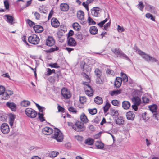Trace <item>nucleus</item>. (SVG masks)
Instances as JSON below:
<instances>
[{
	"mask_svg": "<svg viewBox=\"0 0 159 159\" xmlns=\"http://www.w3.org/2000/svg\"><path fill=\"white\" fill-rule=\"evenodd\" d=\"M36 33H40L43 30V28L40 25H35L33 27Z\"/></svg>",
	"mask_w": 159,
	"mask_h": 159,
	"instance_id": "obj_23",
	"label": "nucleus"
},
{
	"mask_svg": "<svg viewBox=\"0 0 159 159\" xmlns=\"http://www.w3.org/2000/svg\"><path fill=\"white\" fill-rule=\"evenodd\" d=\"M83 84L85 86H84L85 91H88V90L90 91V90H93V89H92L91 86H90L88 84H87V83L86 82H83Z\"/></svg>",
	"mask_w": 159,
	"mask_h": 159,
	"instance_id": "obj_36",
	"label": "nucleus"
},
{
	"mask_svg": "<svg viewBox=\"0 0 159 159\" xmlns=\"http://www.w3.org/2000/svg\"><path fill=\"white\" fill-rule=\"evenodd\" d=\"M142 99L143 102L144 103H148L149 102V100L148 98L145 96H143L142 97Z\"/></svg>",
	"mask_w": 159,
	"mask_h": 159,
	"instance_id": "obj_57",
	"label": "nucleus"
},
{
	"mask_svg": "<svg viewBox=\"0 0 159 159\" xmlns=\"http://www.w3.org/2000/svg\"><path fill=\"white\" fill-rule=\"evenodd\" d=\"M131 106L129 102L128 101H124L122 103L123 108L125 110H128L129 109Z\"/></svg>",
	"mask_w": 159,
	"mask_h": 159,
	"instance_id": "obj_22",
	"label": "nucleus"
},
{
	"mask_svg": "<svg viewBox=\"0 0 159 159\" xmlns=\"http://www.w3.org/2000/svg\"><path fill=\"white\" fill-rule=\"evenodd\" d=\"M111 103L114 106L118 107L120 106V103L119 102L116 100H113L112 101Z\"/></svg>",
	"mask_w": 159,
	"mask_h": 159,
	"instance_id": "obj_44",
	"label": "nucleus"
},
{
	"mask_svg": "<svg viewBox=\"0 0 159 159\" xmlns=\"http://www.w3.org/2000/svg\"><path fill=\"white\" fill-rule=\"evenodd\" d=\"M39 37L36 34H32L30 36L28 39V42L32 44L36 45L39 42Z\"/></svg>",
	"mask_w": 159,
	"mask_h": 159,
	"instance_id": "obj_4",
	"label": "nucleus"
},
{
	"mask_svg": "<svg viewBox=\"0 0 159 159\" xmlns=\"http://www.w3.org/2000/svg\"><path fill=\"white\" fill-rule=\"evenodd\" d=\"M111 116H116L118 115V111L114 109L111 110Z\"/></svg>",
	"mask_w": 159,
	"mask_h": 159,
	"instance_id": "obj_49",
	"label": "nucleus"
},
{
	"mask_svg": "<svg viewBox=\"0 0 159 159\" xmlns=\"http://www.w3.org/2000/svg\"><path fill=\"white\" fill-rule=\"evenodd\" d=\"M6 106L12 111H15L16 109V105L13 102H8L6 103Z\"/></svg>",
	"mask_w": 159,
	"mask_h": 159,
	"instance_id": "obj_11",
	"label": "nucleus"
},
{
	"mask_svg": "<svg viewBox=\"0 0 159 159\" xmlns=\"http://www.w3.org/2000/svg\"><path fill=\"white\" fill-rule=\"evenodd\" d=\"M55 43V41L52 37L48 36L46 39V44L49 46L51 47L53 46Z\"/></svg>",
	"mask_w": 159,
	"mask_h": 159,
	"instance_id": "obj_10",
	"label": "nucleus"
},
{
	"mask_svg": "<svg viewBox=\"0 0 159 159\" xmlns=\"http://www.w3.org/2000/svg\"><path fill=\"white\" fill-rule=\"evenodd\" d=\"M80 100L81 104H84L86 101V98L85 97H81L80 98Z\"/></svg>",
	"mask_w": 159,
	"mask_h": 159,
	"instance_id": "obj_54",
	"label": "nucleus"
},
{
	"mask_svg": "<svg viewBox=\"0 0 159 159\" xmlns=\"http://www.w3.org/2000/svg\"><path fill=\"white\" fill-rule=\"evenodd\" d=\"M84 13L82 11L80 10L78 11L77 13V17L78 19L82 20L84 19Z\"/></svg>",
	"mask_w": 159,
	"mask_h": 159,
	"instance_id": "obj_26",
	"label": "nucleus"
},
{
	"mask_svg": "<svg viewBox=\"0 0 159 159\" xmlns=\"http://www.w3.org/2000/svg\"><path fill=\"white\" fill-rule=\"evenodd\" d=\"M85 143L88 145H92L94 143V140L91 138H88L85 140Z\"/></svg>",
	"mask_w": 159,
	"mask_h": 159,
	"instance_id": "obj_35",
	"label": "nucleus"
},
{
	"mask_svg": "<svg viewBox=\"0 0 159 159\" xmlns=\"http://www.w3.org/2000/svg\"><path fill=\"white\" fill-rule=\"evenodd\" d=\"M1 130L4 134H7L10 131L8 125L6 123L2 124L1 126Z\"/></svg>",
	"mask_w": 159,
	"mask_h": 159,
	"instance_id": "obj_8",
	"label": "nucleus"
},
{
	"mask_svg": "<svg viewBox=\"0 0 159 159\" xmlns=\"http://www.w3.org/2000/svg\"><path fill=\"white\" fill-rule=\"evenodd\" d=\"M68 109L70 111L72 112L73 113H76L77 112V111L76 109L72 107H69Z\"/></svg>",
	"mask_w": 159,
	"mask_h": 159,
	"instance_id": "obj_64",
	"label": "nucleus"
},
{
	"mask_svg": "<svg viewBox=\"0 0 159 159\" xmlns=\"http://www.w3.org/2000/svg\"><path fill=\"white\" fill-rule=\"evenodd\" d=\"M52 137L56 139L57 142H62L64 139V136L61 131L58 129L56 128L54 134Z\"/></svg>",
	"mask_w": 159,
	"mask_h": 159,
	"instance_id": "obj_1",
	"label": "nucleus"
},
{
	"mask_svg": "<svg viewBox=\"0 0 159 159\" xmlns=\"http://www.w3.org/2000/svg\"><path fill=\"white\" fill-rule=\"evenodd\" d=\"M150 110L152 112V113L157 112L156 110L157 109V106L156 104H153L149 106Z\"/></svg>",
	"mask_w": 159,
	"mask_h": 159,
	"instance_id": "obj_29",
	"label": "nucleus"
},
{
	"mask_svg": "<svg viewBox=\"0 0 159 159\" xmlns=\"http://www.w3.org/2000/svg\"><path fill=\"white\" fill-rule=\"evenodd\" d=\"M57 108L58 112H64V109L60 105H58Z\"/></svg>",
	"mask_w": 159,
	"mask_h": 159,
	"instance_id": "obj_62",
	"label": "nucleus"
},
{
	"mask_svg": "<svg viewBox=\"0 0 159 159\" xmlns=\"http://www.w3.org/2000/svg\"><path fill=\"white\" fill-rule=\"evenodd\" d=\"M99 8L97 7H93L91 10V14L93 16H98Z\"/></svg>",
	"mask_w": 159,
	"mask_h": 159,
	"instance_id": "obj_14",
	"label": "nucleus"
},
{
	"mask_svg": "<svg viewBox=\"0 0 159 159\" xmlns=\"http://www.w3.org/2000/svg\"><path fill=\"white\" fill-rule=\"evenodd\" d=\"M117 30L119 32H124L125 30L123 27H121L119 25H118L117 26Z\"/></svg>",
	"mask_w": 159,
	"mask_h": 159,
	"instance_id": "obj_58",
	"label": "nucleus"
},
{
	"mask_svg": "<svg viewBox=\"0 0 159 159\" xmlns=\"http://www.w3.org/2000/svg\"><path fill=\"white\" fill-rule=\"evenodd\" d=\"M137 6H138V8L141 11H142L144 6L143 3L142 2H139V3L137 5Z\"/></svg>",
	"mask_w": 159,
	"mask_h": 159,
	"instance_id": "obj_42",
	"label": "nucleus"
},
{
	"mask_svg": "<svg viewBox=\"0 0 159 159\" xmlns=\"http://www.w3.org/2000/svg\"><path fill=\"white\" fill-rule=\"evenodd\" d=\"M43 132L45 135H50L53 132V129L49 127H46L44 128L42 130Z\"/></svg>",
	"mask_w": 159,
	"mask_h": 159,
	"instance_id": "obj_15",
	"label": "nucleus"
},
{
	"mask_svg": "<svg viewBox=\"0 0 159 159\" xmlns=\"http://www.w3.org/2000/svg\"><path fill=\"white\" fill-rule=\"evenodd\" d=\"M35 105L38 108L40 112H43V111L45 110V108L41 106L39 104L35 103Z\"/></svg>",
	"mask_w": 159,
	"mask_h": 159,
	"instance_id": "obj_45",
	"label": "nucleus"
},
{
	"mask_svg": "<svg viewBox=\"0 0 159 159\" xmlns=\"http://www.w3.org/2000/svg\"><path fill=\"white\" fill-rule=\"evenodd\" d=\"M95 102L98 104H101L103 103V100L102 98L99 96H97L94 98Z\"/></svg>",
	"mask_w": 159,
	"mask_h": 159,
	"instance_id": "obj_28",
	"label": "nucleus"
},
{
	"mask_svg": "<svg viewBox=\"0 0 159 159\" xmlns=\"http://www.w3.org/2000/svg\"><path fill=\"white\" fill-rule=\"evenodd\" d=\"M73 129L78 132H81L85 129L84 124L80 121L76 122L75 125L73 126Z\"/></svg>",
	"mask_w": 159,
	"mask_h": 159,
	"instance_id": "obj_5",
	"label": "nucleus"
},
{
	"mask_svg": "<svg viewBox=\"0 0 159 159\" xmlns=\"http://www.w3.org/2000/svg\"><path fill=\"white\" fill-rule=\"evenodd\" d=\"M88 21L90 25H94L96 24V22L94 21L90 17H88Z\"/></svg>",
	"mask_w": 159,
	"mask_h": 159,
	"instance_id": "obj_47",
	"label": "nucleus"
},
{
	"mask_svg": "<svg viewBox=\"0 0 159 159\" xmlns=\"http://www.w3.org/2000/svg\"><path fill=\"white\" fill-rule=\"evenodd\" d=\"M121 76L122 77V81L125 83L128 81V78L127 75L123 72L121 73Z\"/></svg>",
	"mask_w": 159,
	"mask_h": 159,
	"instance_id": "obj_37",
	"label": "nucleus"
},
{
	"mask_svg": "<svg viewBox=\"0 0 159 159\" xmlns=\"http://www.w3.org/2000/svg\"><path fill=\"white\" fill-rule=\"evenodd\" d=\"M61 10L63 11H66L69 9V5L66 3H61L60 6Z\"/></svg>",
	"mask_w": 159,
	"mask_h": 159,
	"instance_id": "obj_18",
	"label": "nucleus"
},
{
	"mask_svg": "<svg viewBox=\"0 0 159 159\" xmlns=\"http://www.w3.org/2000/svg\"><path fill=\"white\" fill-rule=\"evenodd\" d=\"M115 121L116 124L120 125H123L124 122L123 117L120 116H118L116 118Z\"/></svg>",
	"mask_w": 159,
	"mask_h": 159,
	"instance_id": "obj_20",
	"label": "nucleus"
},
{
	"mask_svg": "<svg viewBox=\"0 0 159 159\" xmlns=\"http://www.w3.org/2000/svg\"><path fill=\"white\" fill-rule=\"evenodd\" d=\"M85 92V93L86 95L89 96H91L93 95V90H91L90 91H87Z\"/></svg>",
	"mask_w": 159,
	"mask_h": 159,
	"instance_id": "obj_50",
	"label": "nucleus"
},
{
	"mask_svg": "<svg viewBox=\"0 0 159 159\" xmlns=\"http://www.w3.org/2000/svg\"><path fill=\"white\" fill-rule=\"evenodd\" d=\"M76 45V43L72 37H70L67 38V45L69 46L74 47Z\"/></svg>",
	"mask_w": 159,
	"mask_h": 159,
	"instance_id": "obj_13",
	"label": "nucleus"
},
{
	"mask_svg": "<svg viewBox=\"0 0 159 159\" xmlns=\"http://www.w3.org/2000/svg\"><path fill=\"white\" fill-rule=\"evenodd\" d=\"M121 90H120L112 91L110 92V94L111 96L116 95L121 93Z\"/></svg>",
	"mask_w": 159,
	"mask_h": 159,
	"instance_id": "obj_33",
	"label": "nucleus"
},
{
	"mask_svg": "<svg viewBox=\"0 0 159 159\" xmlns=\"http://www.w3.org/2000/svg\"><path fill=\"white\" fill-rule=\"evenodd\" d=\"M145 9L151 13L155 14L157 12L155 7L150 5L147 4L146 5Z\"/></svg>",
	"mask_w": 159,
	"mask_h": 159,
	"instance_id": "obj_16",
	"label": "nucleus"
},
{
	"mask_svg": "<svg viewBox=\"0 0 159 159\" xmlns=\"http://www.w3.org/2000/svg\"><path fill=\"white\" fill-rule=\"evenodd\" d=\"M30 101L27 100H23L21 103V106L24 107H27L30 104Z\"/></svg>",
	"mask_w": 159,
	"mask_h": 159,
	"instance_id": "obj_38",
	"label": "nucleus"
},
{
	"mask_svg": "<svg viewBox=\"0 0 159 159\" xmlns=\"http://www.w3.org/2000/svg\"><path fill=\"white\" fill-rule=\"evenodd\" d=\"M111 51L116 55H117V57L119 56L120 58L125 59L129 61H130V59L124 54L123 52L119 48H114L111 49Z\"/></svg>",
	"mask_w": 159,
	"mask_h": 159,
	"instance_id": "obj_2",
	"label": "nucleus"
},
{
	"mask_svg": "<svg viewBox=\"0 0 159 159\" xmlns=\"http://www.w3.org/2000/svg\"><path fill=\"white\" fill-rule=\"evenodd\" d=\"M25 113L28 117L32 118H35L37 115L36 112L30 108H26L25 110Z\"/></svg>",
	"mask_w": 159,
	"mask_h": 159,
	"instance_id": "obj_3",
	"label": "nucleus"
},
{
	"mask_svg": "<svg viewBox=\"0 0 159 159\" xmlns=\"http://www.w3.org/2000/svg\"><path fill=\"white\" fill-rule=\"evenodd\" d=\"M5 88L2 86H0V95H1L5 91Z\"/></svg>",
	"mask_w": 159,
	"mask_h": 159,
	"instance_id": "obj_63",
	"label": "nucleus"
},
{
	"mask_svg": "<svg viewBox=\"0 0 159 159\" xmlns=\"http://www.w3.org/2000/svg\"><path fill=\"white\" fill-rule=\"evenodd\" d=\"M95 145L97 147L95 148L102 149L104 148V144L102 142L97 141L95 143Z\"/></svg>",
	"mask_w": 159,
	"mask_h": 159,
	"instance_id": "obj_24",
	"label": "nucleus"
},
{
	"mask_svg": "<svg viewBox=\"0 0 159 159\" xmlns=\"http://www.w3.org/2000/svg\"><path fill=\"white\" fill-rule=\"evenodd\" d=\"M49 66L52 68H59L60 67V66H58L57 63L50 64Z\"/></svg>",
	"mask_w": 159,
	"mask_h": 159,
	"instance_id": "obj_61",
	"label": "nucleus"
},
{
	"mask_svg": "<svg viewBox=\"0 0 159 159\" xmlns=\"http://www.w3.org/2000/svg\"><path fill=\"white\" fill-rule=\"evenodd\" d=\"M38 114L39 116V118L41 122H43L45 120L43 117V114L38 113Z\"/></svg>",
	"mask_w": 159,
	"mask_h": 159,
	"instance_id": "obj_46",
	"label": "nucleus"
},
{
	"mask_svg": "<svg viewBox=\"0 0 159 159\" xmlns=\"http://www.w3.org/2000/svg\"><path fill=\"white\" fill-rule=\"evenodd\" d=\"M58 154V152L52 151L51 152L50 156L52 157H56Z\"/></svg>",
	"mask_w": 159,
	"mask_h": 159,
	"instance_id": "obj_55",
	"label": "nucleus"
},
{
	"mask_svg": "<svg viewBox=\"0 0 159 159\" xmlns=\"http://www.w3.org/2000/svg\"><path fill=\"white\" fill-rule=\"evenodd\" d=\"M59 48L55 46V47L51 48L49 50H45L44 51L45 52L47 53H51L52 52H53L55 51H57L59 50Z\"/></svg>",
	"mask_w": 159,
	"mask_h": 159,
	"instance_id": "obj_32",
	"label": "nucleus"
},
{
	"mask_svg": "<svg viewBox=\"0 0 159 159\" xmlns=\"http://www.w3.org/2000/svg\"><path fill=\"white\" fill-rule=\"evenodd\" d=\"M1 95V98L2 100H6L9 98V96H8L7 92H4Z\"/></svg>",
	"mask_w": 159,
	"mask_h": 159,
	"instance_id": "obj_39",
	"label": "nucleus"
},
{
	"mask_svg": "<svg viewBox=\"0 0 159 159\" xmlns=\"http://www.w3.org/2000/svg\"><path fill=\"white\" fill-rule=\"evenodd\" d=\"M4 3L5 8L7 10L8 9L9 7V5L8 1L5 0L4 1Z\"/></svg>",
	"mask_w": 159,
	"mask_h": 159,
	"instance_id": "obj_56",
	"label": "nucleus"
},
{
	"mask_svg": "<svg viewBox=\"0 0 159 159\" xmlns=\"http://www.w3.org/2000/svg\"><path fill=\"white\" fill-rule=\"evenodd\" d=\"M138 53L141 55L143 58L146 61L149 62L150 56L148 54H146L144 52L142 51L139 49H137Z\"/></svg>",
	"mask_w": 159,
	"mask_h": 159,
	"instance_id": "obj_9",
	"label": "nucleus"
},
{
	"mask_svg": "<svg viewBox=\"0 0 159 159\" xmlns=\"http://www.w3.org/2000/svg\"><path fill=\"white\" fill-rule=\"evenodd\" d=\"M76 37L78 39L81 40L83 39V35L81 34L78 33H77Z\"/></svg>",
	"mask_w": 159,
	"mask_h": 159,
	"instance_id": "obj_51",
	"label": "nucleus"
},
{
	"mask_svg": "<svg viewBox=\"0 0 159 159\" xmlns=\"http://www.w3.org/2000/svg\"><path fill=\"white\" fill-rule=\"evenodd\" d=\"M74 29L77 31H79L80 30L81 27L79 24L77 23H74L72 25Z\"/></svg>",
	"mask_w": 159,
	"mask_h": 159,
	"instance_id": "obj_30",
	"label": "nucleus"
},
{
	"mask_svg": "<svg viewBox=\"0 0 159 159\" xmlns=\"http://www.w3.org/2000/svg\"><path fill=\"white\" fill-rule=\"evenodd\" d=\"M88 111L89 113L92 115L95 114L97 113V111L96 108H94L93 109H88Z\"/></svg>",
	"mask_w": 159,
	"mask_h": 159,
	"instance_id": "obj_41",
	"label": "nucleus"
},
{
	"mask_svg": "<svg viewBox=\"0 0 159 159\" xmlns=\"http://www.w3.org/2000/svg\"><path fill=\"white\" fill-rule=\"evenodd\" d=\"M39 10L40 12L43 13H46L47 12V11L46 9L43 8L42 7H40L39 8Z\"/></svg>",
	"mask_w": 159,
	"mask_h": 159,
	"instance_id": "obj_53",
	"label": "nucleus"
},
{
	"mask_svg": "<svg viewBox=\"0 0 159 159\" xmlns=\"http://www.w3.org/2000/svg\"><path fill=\"white\" fill-rule=\"evenodd\" d=\"M153 114V116H154L156 119L157 120H159V114L158 112L157 111Z\"/></svg>",
	"mask_w": 159,
	"mask_h": 159,
	"instance_id": "obj_60",
	"label": "nucleus"
},
{
	"mask_svg": "<svg viewBox=\"0 0 159 159\" xmlns=\"http://www.w3.org/2000/svg\"><path fill=\"white\" fill-rule=\"evenodd\" d=\"M7 119V116L5 115H3L0 116V120L4 121H5Z\"/></svg>",
	"mask_w": 159,
	"mask_h": 159,
	"instance_id": "obj_52",
	"label": "nucleus"
},
{
	"mask_svg": "<svg viewBox=\"0 0 159 159\" xmlns=\"http://www.w3.org/2000/svg\"><path fill=\"white\" fill-rule=\"evenodd\" d=\"M51 24L52 27L57 28L59 26L60 23L56 18H53L51 20Z\"/></svg>",
	"mask_w": 159,
	"mask_h": 159,
	"instance_id": "obj_17",
	"label": "nucleus"
},
{
	"mask_svg": "<svg viewBox=\"0 0 159 159\" xmlns=\"http://www.w3.org/2000/svg\"><path fill=\"white\" fill-rule=\"evenodd\" d=\"M48 71L47 72L46 75H50L52 73H54L55 72V70L54 69H52L51 70L50 68H47Z\"/></svg>",
	"mask_w": 159,
	"mask_h": 159,
	"instance_id": "obj_48",
	"label": "nucleus"
},
{
	"mask_svg": "<svg viewBox=\"0 0 159 159\" xmlns=\"http://www.w3.org/2000/svg\"><path fill=\"white\" fill-rule=\"evenodd\" d=\"M95 75L97 77H101L102 75V72L98 68H96L95 69Z\"/></svg>",
	"mask_w": 159,
	"mask_h": 159,
	"instance_id": "obj_34",
	"label": "nucleus"
},
{
	"mask_svg": "<svg viewBox=\"0 0 159 159\" xmlns=\"http://www.w3.org/2000/svg\"><path fill=\"white\" fill-rule=\"evenodd\" d=\"M61 94L65 99H69L71 97V94L70 91L66 88H63L62 89Z\"/></svg>",
	"mask_w": 159,
	"mask_h": 159,
	"instance_id": "obj_6",
	"label": "nucleus"
},
{
	"mask_svg": "<svg viewBox=\"0 0 159 159\" xmlns=\"http://www.w3.org/2000/svg\"><path fill=\"white\" fill-rule=\"evenodd\" d=\"M121 82L115 80L114 83V85L116 87L119 88L121 86Z\"/></svg>",
	"mask_w": 159,
	"mask_h": 159,
	"instance_id": "obj_59",
	"label": "nucleus"
},
{
	"mask_svg": "<svg viewBox=\"0 0 159 159\" xmlns=\"http://www.w3.org/2000/svg\"><path fill=\"white\" fill-rule=\"evenodd\" d=\"M81 120L84 123H87L88 121V120L87 116L84 113H82L80 116Z\"/></svg>",
	"mask_w": 159,
	"mask_h": 159,
	"instance_id": "obj_27",
	"label": "nucleus"
},
{
	"mask_svg": "<svg viewBox=\"0 0 159 159\" xmlns=\"http://www.w3.org/2000/svg\"><path fill=\"white\" fill-rule=\"evenodd\" d=\"M106 73L107 75H113L114 74V71L111 69L107 68L106 70Z\"/></svg>",
	"mask_w": 159,
	"mask_h": 159,
	"instance_id": "obj_43",
	"label": "nucleus"
},
{
	"mask_svg": "<svg viewBox=\"0 0 159 159\" xmlns=\"http://www.w3.org/2000/svg\"><path fill=\"white\" fill-rule=\"evenodd\" d=\"M126 116L128 120L133 121L134 119L135 115L133 112L129 111L126 113Z\"/></svg>",
	"mask_w": 159,
	"mask_h": 159,
	"instance_id": "obj_12",
	"label": "nucleus"
},
{
	"mask_svg": "<svg viewBox=\"0 0 159 159\" xmlns=\"http://www.w3.org/2000/svg\"><path fill=\"white\" fill-rule=\"evenodd\" d=\"M4 16L7 18V20L6 21L10 25H12L14 23V18L13 16L8 14L5 15Z\"/></svg>",
	"mask_w": 159,
	"mask_h": 159,
	"instance_id": "obj_19",
	"label": "nucleus"
},
{
	"mask_svg": "<svg viewBox=\"0 0 159 159\" xmlns=\"http://www.w3.org/2000/svg\"><path fill=\"white\" fill-rule=\"evenodd\" d=\"M80 67L84 72H90L91 71V68L88 65L85 64L84 61H82L80 63Z\"/></svg>",
	"mask_w": 159,
	"mask_h": 159,
	"instance_id": "obj_7",
	"label": "nucleus"
},
{
	"mask_svg": "<svg viewBox=\"0 0 159 159\" xmlns=\"http://www.w3.org/2000/svg\"><path fill=\"white\" fill-rule=\"evenodd\" d=\"M110 107V104L108 102H107L106 105L103 107V110L104 113L107 112Z\"/></svg>",
	"mask_w": 159,
	"mask_h": 159,
	"instance_id": "obj_40",
	"label": "nucleus"
},
{
	"mask_svg": "<svg viewBox=\"0 0 159 159\" xmlns=\"http://www.w3.org/2000/svg\"><path fill=\"white\" fill-rule=\"evenodd\" d=\"M15 119V116L14 115L11 114L9 116V124L11 126H12L13 125L14 121Z\"/></svg>",
	"mask_w": 159,
	"mask_h": 159,
	"instance_id": "obj_31",
	"label": "nucleus"
},
{
	"mask_svg": "<svg viewBox=\"0 0 159 159\" xmlns=\"http://www.w3.org/2000/svg\"><path fill=\"white\" fill-rule=\"evenodd\" d=\"M98 31V29L96 26H91L90 28L89 31L92 34L95 35L97 33Z\"/></svg>",
	"mask_w": 159,
	"mask_h": 159,
	"instance_id": "obj_25",
	"label": "nucleus"
},
{
	"mask_svg": "<svg viewBox=\"0 0 159 159\" xmlns=\"http://www.w3.org/2000/svg\"><path fill=\"white\" fill-rule=\"evenodd\" d=\"M132 101L134 104L137 105H139L141 102L140 98L138 96L133 97L132 98Z\"/></svg>",
	"mask_w": 159,
	"mask_h": 159,
	"instance_id": "obj_21",
	"label": "nucleus"
}]
</instances>
